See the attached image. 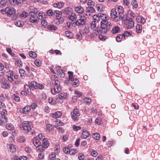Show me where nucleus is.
<instances>
[{"instance_id": "nucleus-36", "label": "nucleus", "mask_w": 160, "mask_h": 160, "mask_svg": "<svg viewBox=\"0 0 160 160\" xmlns=\"http://www.w3.org/2000/svg\"><path fill=\"white\" fill-rule=\"evenodd\" d=\"M132 4L133 6V9H134V8H137L138 6V4L136 0H132Z\"/></svg>"}, {"instance_id": "nucleus-53", "label": "nucleus", "mask_w": 160, "mask_h": 160, "mask_svg": "<svg viewBox=\"0 0 160 160\" xmlns=\"http://www.w3.org/2000/svg\"><path fill=\"white\" fill-rule=\"evenodd\" d=\"M70 148H66L65 147L63 148V152L66 154H68L69 151V150Z\"/></svg>"}, {"instance_id": "nucleus-11", "label": "nucleus", "mask_w": 160, "mask_h": 160, "mask_svg": "<svg viewBox=\"0 0 160 160\" xmlns=\"http://www.w3.org/2000/svg\"><path fill=\"white\" fill-rule=\"evenodd\" d=\"M42 145L44 148H47L49 146V142L46 138H44L42 140Z\"/></svg>"}, {"instance_id": "nucleus-39", "label": "nucleus", "mask_w": 160, "mask_h": 160, "mask_svg": "<svg viewBox=\"0 0 160 160\" xmlns=\"http://www.w3.org/2000/svg\"><path fill=\"white\" fill-rule=\"evenodd\" d=\"M7 2L5 0H2L0 2V7L1 8L3 7L6 4Z\"/></svg>"}, {"instance_id": "nucleus-62", "label": "nucleus", "mask_w": 160, "mask_h": 160, "mask_svg": "<svg viewBox=\"0 0 160 160\" xmlns=\"http://www.w3.org/2000/svg\"><path fill=\"white\" fill-rule=\"evenodd\" d=\"M17 63L18 64V66L19 67H22V62L21 60H18L17 61Z\"/></svg>"}, {"instance_id": "nucleus-49", "label": "nucleus", "mask_w": 160, "mask_h": 160, "mask_svg": "<svg viewBox=\"0 0 160 160\" xmlns=\"http://www.w3.org/2000/svg\"><path fill=\"white\" fill-rule=\"evenodd\" d=\"M131 35V34L128 31H125L124 33L122 34L124 38H125V36H129Z\"/></svg>"}, {"instance_id": "nucleus-18", "label": "nucleus", "mask_w": 160, "mask_h": 160, "mask_svg": "<svg viewBox=\"0 0 160 160\" xmlns=\"http://www.w3.org/2000/svg\"><path fill=\"white\" fill-rule=\"evenodd\" d=\"M58 97L61 100L63 99H66L67 98V94L65 93H61L59 95Z\"/></svg>"}, {"instance_id": "nucleus-63", "label": "nucleus", "mask_w": 160, "mask_h": 160, "mask_svg": "<svg viewBox=\"0 0 160 160\" xmlns=\"http://www.w3.org/2000/svg\"><path fill=\"white\" fill-rule=\"evenodd\" d=\"M47 21L45 20H43L41 22V24L42 26H46L47 24Z\"/></svg>"}, {"instance_id": "nucleus-31", "label": "nucleus", "mask_w": 160, "mask_h": 160, "mask_svg": "<svg viewBox=\"0 0 160 160\" xmlns=\"http://www.w3.org/2000/svg\"><path fill=\"white\" fill-rule=\"evenodd\" d=\"M9 148L11 150V152L12 153H13L15 151L16 146L15 145L11 144L9 145Z\"/></svg>"}, {"instance_id": "nucleus-45", "label": "nucleus", "mask_w": 160, "mask_h": 160, "mask_svg": "<svg viewBox=\"0 0 160 160\" xmlns=\"http://www.w3.org/2000/svg\"><path fill=\"white\" fill-rule=\"evenodd\" d=\"M123 37V36L122 35L120 34L118 35L116 38L117 41L118 42H120L121 41Z\"/></svg>"}, {"instance_id": "nucleus-48", "label": "nucleus", "mask_w": 160, "mask_h": 160, "mask_svg": "<svg viewBox=\"0 0 160 160\" xmlns=\"http://www.w3.org/2000/svg\"><path fill=\"white\" fill-rule=\"evenodd\" d=\"M7 51L12 56L14 57V53L12 52V50L10 48H7Z\"/></svg>"}, {"instance_id": "nucleus-21", "label": "nucleus", "mask_w": 160, "mask_h": 160, "mask_svg": "<svg viewBox=\"0 0 160 160\" xmlns=\"http://www.w3.org/2000/svg\"><path fill=\"white\" fill-rule=\"evenodd\" d=\"M30 106H27L23 109L22 112L24 114H26L30 111Z\"/></svg>"}, {"instance_id": "nucleus-17", "label": "nucleus", "mask_w": 160, "mask_h": 160, "mask_svg": "<svg viewBox=\"0 0 160 160\" xmlns=\"http://www.w3.org/2000/svg\"><path fill=\"white\" fill-rule=\"evenodd\" d=\"M91 28L93 31L97 30V31L98 27H96V25L94 21H92L91 22Z\"/></svg>"}, {"instance_id": "nucleus-12", "label": "nucleus", "mask_w": 160, "mask_h": 160, "mask_svg": "<svg viewBox=\"0 0 160 160\" xmlns=\"http://www.w3.org/2000/svg\"><path fill=\"white\" fill-rule=\"evenodd\" d=\"M89 132L87 131H85L82 132L81 137L82 138L85 139L88 137L89 136Z\"/></svg>"}, {"instance_id": "nucleus-34", "label": "nucleus", "mask_w": 160, "mask_h": 160, "mask_svg": "<svg viewBox=\"0 0 160 160\" xmlns=\"http://www.w3.org/2000/svg\"><path fill=\"white\" fill-rule=\"evenodd\" d=\"M7 128L9 130H12L13 129L14 127L13 125L11 123H8L6 125Z\"/></svg>"}, {"instance_id": "nucleus-20", "label": "nucleus", "mask_w": 160, "mask_h": 160, "mask_svg": "<svg viewBox=\"0 0 160 160\" xmlns=\"http://www.w3.org/2000/svg\"><path fill=\"white\" fill-rule=\"evenodd\" d=\"M75 11L78 13H82L83 11V8L81 6H78L75 8Z\"/></svg>"}, {"instance_id": "nucleus-6", "label": "nucleus", "mask_w": 160, "mask_h": 160, "mask_svg": "<svg viewBox=\"0 0 160 160\" xmlns=\"http://www.w3.org/2000/svg\"><path fill=\"white\" fill-rule=\"evenodd\" d=\"M55 85L54 86V91L55 92L59 93L61 91V89L60 86V83L58 80H55Z\"/></svg>"}, {"instance_id": "nucleus-13", "label": "nucleus", "mask_w": 160, "mask_h": 160, "mask_svg": "<svg viewBox=\"0 0 160 160\" xmlns=\"http://www.w3.org/2000/svg\"><path fill=\"white\" fill-rule=\"evenodd\" d=\"M33 143L35 146L37 148L40 146V145L41 143L39 140L38 139H36L35 138H34L33 139Z\"/></svg>"}, {"instance_id": "nucleus-43", "label": "nucleus", "mask_w": 160, "mask_h": 160, "mask_svg": "<svg viewBox=\"0 0 160 160\" xmlns=\"http://www.w3.org/2000/svg\"><path fill=\"white\" fill-rule=\"evenodd\" d=\"M84 101L87 104H90L91 102V99L89 98H86L84 99Z\"/></svg>"}, {"instance_id": "nucleus-58", "label": "nucleus", "mask_w": 160, "mask_h": 160, "mask_svg": "<svg viewBox=\"0 0 160 160\" xmlns=\"http://www.w3.org/2000/svg\"><path fill=\"white\" fill-rule=\"evenodd\" d=\"M79 116L78 115H76V114H73V113H72V118L74 120H77L78 117Z\"/></svg>"}, {"instance_id": "nucleus-64", "label": "nucleus", "mask_w": 160, "mask_h": 160, "mask_svg": "<svg viewBox=\"0 0 160 160\" xmlns=\"http://www.w3.org/2000/svg\"><path fill=\"white\" fill-rule=\"evenodd\" d=\"M31 106L32 109H35L36 108L37 105L36 103H33L31 104Z\"/></svg>"}, {"instance_id": "nucleus-61", "label": "nucleus", "mask_w": 160, "mask_h": 160, "mask_svg": "<svg viewBox=\"0 0 160 160\" xmlns=\"http://www.w3.org/2000/svg\"><path fill=\"white\" fill-rule=\"evenodd\" d=\"M91 155L92 156L95 157L98 155V153L97 151H93L91 153Z\"/></svg>"}, {"instance_id": "nucleus-4", "label": "nucleus", "mask_w": 160, "mask_h": 160, "mask_svg": "<svg viewBox=\"0 0 160 160\" xmlns=\"http://www.w3.org/2000/svg\"><path fill=\"white\" fill-rule=\"evenodd\" d=\"M30 122L25 121L22 123V128L23 129L29 132L31 130V126L30 125Z\"/></svg>"}, {"instance_id": "nucleus-42", "label": "nucleus", "mask_w": 160, "mask_h": 160, "mask_svg": "<svg viewBox=\"0 0 160 160\" xmlns=\"http://www.w3.org/2000/svg\"><path fill=\"white\" fill-rule=\"evenodd\" d=\"M100 15H99V17H100V19L101 20V21H102L103 20H107V17L106 16L104 17V14L103 13L100 14Z\"/></svg>"}, {"instance_id": "nucleus-19", "label": "nucleus", "mask_w": 160, "mask_h": 160, "mask_svg": "<svg viewBox=\"0 0 160 160\" xmlns=\"http://www.w3.org/2000/svg\"><path fill=\"white\" fill-rule=\"evenodd\" d=\"M57 72L58 74L60 75V76L61 77H64L65 75V73H64L62 69H59L57 70Z\"/></svg>"}, {"instance_id": "nucleus-54", "label": "nucleus", "mask_w": 160, "mask_h": 160, "mask_svg": "<svg viewBox=\"0 0 160 160\" xmlns=\"http://www.w3.org/2000/svg\"><path fill=\"white\" fill-rule=\"evenodd\" d=\"M9 1L11 5H16V0H9Z\"/></svg>"}, {"instance_id": "nucleus-32", "label": "nucleus", "mask_w": 160, "mask_h": 160, "mask_svg": "<svg viewBox=\"0 0 160 160\" xmlns=\"http://www.w3.org/2000/svg\"><path fill=\"white\" fill-rule=\"evenodd\" d=\"M62 13L61 12L55 10L53 12V14L56 15L57 18L58 17H59L60 15H61Z\"/></svg>"}, {"instance_id": "nucleus-40", "label": "nucleus", "mask_w": 160, "mask_h": 160, "mask_svg": "<svg viewBox=\"0 0 160 160\" xmlns=\"http://www.w3.org/2000/svg\"><path fill=\"white\" fill-rule=\"evenodd\" d=\"M71 9H72L70 7H67L65 10L64 12V13L66 14H67L71 11Z\"/></svg>"}, {"instance_id": "nucleus-38", "label": "nucleus", "mask_w": 160, "mask_h": 160, "mask_svg": "<svg viewBox=\"0 0 160 160\" xmlns=\"http://www.w3.org/2000/svg\"><path fill=\"white\" fill-rule=\"evenodd\" d=\"M88 4L89 7V8H90L94 6L95 3L94 2H93L92 0H89L88 1Z\"/></svg>"}, {"instance_id": "nucleus-7", "label": "nucleus", "mask_w": 160, "mask_h": 160, "mask_svg": "<svg viewBox=\"0 0 160 160\" xmlns=\"http://www.w3.org/2000/svg\"><path fill=\"white\" fill-rule=\"evenodd\" d=\"M8 121L7 117L4 114L0 113V125H1L3 122L6 123Z\"/></svg>"}, {"instance_id": "nucleus-46", "label": "nucleus", "mask_w": 160, "mask_h": 160, "mask_svg": "<svg viewBox=\"0 0 160 160\" xmlns=\"http://www.w3.org/2000/svg\"><path fill=\"white\" fill-rule=\"evenodd\" d=\"M74 82L72 84V86L73 87H75L76 86H77L78 85H77L78 82H79V80L77 78H75L74 81H73Z\"/></svg>"}, {"instance_id": "nucleus-26", "label": "nucleus", "mask_w": 160, "mask_h": 160, "mask_svg": "<svg viewBox=\"0 0 160 160\" xmlns=\"http://www.w3.org/2000/svg\"><path fill=\"white\" fill-rule=\"evenodd\" d=\"M142 27L141 25H137L136 27V31L138 33L141 32L142 30Z\"/></svg>"}, {"instance_id": "nucleus-35", "label": "nucleus", "mask_w": 160, "mask_h": 160, "mask_svg": "<svg viewBox=\"0 0 160 160\" xmlns=\"http://www.w3.org/2000/svg\"><path fill=\"white\" fill-rule=\"evenodd\" d=\"M96 8L98 11H101L102 10V6L101 4H97L96 5Z\"/></svg>"}, {"instance_id": "nucleus-37", "label": "nucleus", "mask_w": 160, "mask_h": 160, "mask_svg": "<svg viewBox=\"0 0 160 160\" xmlns=\"http://www.w3.org/2000/svg\"><path fill=\"white\" fill-rule=\"evenodd\" d=\"M65 34L66 36L71 38H72V34L71 32L69 31H67L65 32Z\"/></svg>"}, {"instance_id": "nucleus-55", "label": "nucleus", "mask_w": 160, "mask_h": 160, "mask_svg": "<svg viewBox=\"0 0 160 160\" xmlns=\"http://www.w3.org/2000/svg\"><path fill=\"white\" fill-rule=\"evenodd\" d=\"M45 15V13H42V15H40L39 16H37L38 18L42 20V19H44V16Z\"/></svg>"}, {"instance_id": "nucleus-9", "label": "nucleus", "mask_w": 160, "mask_h": 160, "mask_svg": "<svg viewBox=\"0 0 160 160\" xmlns=\"http://www.w3.org/2000/svg\"><path fill=\"white\" fill-rule=\"evenodd\" d=\"M120 30V28L118 26H116L113 27L112 28L111 32L113 34L118 33L119 31Z\"/></svg>"}, {"instance_id": "nucleus-14", "label": "nucleus", "mask_w": 160, "mask_h": 160, "mask_svg": "<svg viewBox=\"0 0 160 160\" xmlns=\"http://www.w3.org/2000/svg\"><path fill=\"white\" fill-rule=\"evenodd\" d=\"M93 19L94 20L95 22H99L101 20L100 19V17H99V14L98 15H94L93 17Z\"/></svg>"}, {"instance_id": "nucleus-29", "label": "nucleus", "mask_w": 160, "mask_h": 160, "mask_svg": "<svg viewBox=\"0 0 160 160\" xmlns=\"http://www.w3.org/2000/svg\"><path fill=\"white\" fill-rule=\"evenodd\" d=\"M15 25L18 27H21L23 26L24 24L22 21H18L15 23Z\"/></svg>"}, {"instance_id": "nucleus-3", "label": "nucleus", "mask_w": 160, "mask_h": 160, "mask_svg": "<svg viewBox=\"0 0 160 160\" xmlns=\"http://www.w3.org/2000/svg\"><path fill=\"white\" fill-rule=\"evenodd\" d=\"M38 11L36 12L35 10L34 12H29V15L31 17L30 18V21L32 23L38 22V21L37 18V13Z\"/></svg>"}, {"instance_id": "nucleus-47", "label": "nucleus", "mask_w": 160, "mask_h": 160, "mask_svg": "<svg viewBox=\"0 0 160 160\" xmlns=\"http://www.w3.org/2000/svg\"><path fill=\"white\" fill-rule=\"evenodd\" d=\"M12 97L14 100L15 101H18L20 100L19 97L15 94L12 95Z\"/></svg>"}, {"instance_id": "nucleus-22", "label": "nucleus", "mask_w": 160, "mask_h": 160, "mask_svg": "<svg viewBox=\"0 0 160 160\" xmlns=\"http://www.w3.org/2000/svg\"><path fill=\"white\" fill-rule=\"evenodd\" d=\"M127 28L128 29H131L133 28L134 26V22L132 21H131L129 22L127 24Z\"/></svg>"}, {"instance_id": "nucleus-1", "label": "nucleus", "mask_w": 160, "mask_h": 160, "mask_svg": "<svg viewBox=\"0 0 160 160\" xmlns=\"http://www.w3.org/2000/svg\"><path fill=\"white\" fill-rule=\"evenodd\" d=\"M112 26L111 22H108L107 20H103L101 21L100 27H98L97 33L98 34H99L100 33L103 34H105L109 31Z\"/></svg>"}, {"instance_id": "nucleus-16", "label": "nucleus", "mask_w": 160, "mask_h": 160, "mask_svg": "<svg viewBox=\"0 0 160 160\" xmlns=\"http://www.w3.org/2000/svg\"><path fill=\"white\" fill-rule=\"evenodd\" d=\"M47 28L50 30L56 31L57 30L58 28L53 25H50L47 26Z\"/></svg>"}, {"instance_id": "nucleus-50", "label": "nucleus", "mask_w": 160, "mask_h": 160, "mask_svg": "<svg viewBox=\"0 0 160 160\" xmlns=\"http://www.w3.org/2000/svg\"><path fill=\"white\" fill-rule=\"evenodd\" d=\"M73 129L75 131H77L80 130L81 128V127L79 126H77L75 125H73L72 126Z\"/></svg>"}, {"instance_id": "nucleus-44", "label": "nucleus", "mask_w": 160, "mask_h": 160, "mask_svg": "<svg viewBox=\"0 0 160 160\" xmlns=\"http://www.w3.org/2000/svg\"><path fill=\"white\" fill-rule=\"evenodd\" d=\"M77 151V150L76 149H72L69 151L68 154H70L71 155H73L76 153V152Z\"/></svg>"}, {"instance_id": "nucleus-23", "label": "nucleus", "mask_w": 160, "mask_h": 160, "mask_svg": "<svg viewBox=\"0 0 160 160\" xmlns=\"http://www.w3.org/2000/svg\"><path fill=\"white\" fill-rule=\"evenodd\" d=\"M64 6V3L63 2H58L56 4H54L53 6L54 7H58L59 8H61Z\"/></svg>"}, {"instance_id": "nucleus-60", "label": "nucleus", "mask_w": 160, "mask_h": 160, "mask_svg": "<svg viewBox=\"0 0 160 160\" xmlns=\"http://www.w3.org/2000/svg\"><path fill=\"white\" fill-rule=\"evenodd\" d=\"M83 156L84 155L80 153L78 157V158L79 160H83L84 159Z\"/></svg>"}, {"instance_id": "nucleus-8", "label": "nucleus", "mask_w": 160, "mask_h": 160, "mask_svg": "<svg viewBox=\"0 0 160 160\" xmlns=\"http://www.w3.org/2000/svg\"><path fill=\"white\" fill-rule=\"evenodd\" d=\"M118 13L116 11V9L115 8L112 9L110 15L111 17L112 18H115L118 17Z\"/></svg>"}, {"instance_id": "nucleus-33", "label": "nucleus", "mask_w": 160, "mask_h": 160, "mask_svg": "<svg viewBox=\"0 0 160 160\" xmlns=\"http://www.w3.org/2000/svg\"><path fill=\"white\" fill-rule=\"evenodd\" d=\"M29 56L32 58H35L37 57V54L34 52L31 51L29 53Z\"/></svg>"}, {"instance_id": "nucleus-52", "label": "nucleus", "mask_w": 160, "mask_h": 160, "mask_svg": "<svg viewBox=\"0 0 160 160\" xmlns=\"http://www.w3.org/2000/svg\"><path fill=\"white\" fill-rule=\"evenodd\" d=\"M128 15L126 14H124L123 15V16L122 17V20L124 21V22H125L126 21H127L128 20Z\"/></svg>"}, {"instance_id": "nucleus-15", "label": "nucleus", "mask_w": 160, "mask_h": 160, "mask_svg": "<svg viewBox=\"0 0 160 160\" xmlns=\"http://www.w3.org/2000/svg\"><path fill=\"white\" fill-rule=\"evenodd\" d=\"M38 83L34 81L32 82L29 85L31 88H33L35 89L38 88Z\"/></svg>"}, {"instance_id": "nucleus-56", "label": "nucleus", "mask_w": 160, "mask_h": 160, "mask_svg": "<svg viewBox=\"0 0 160 160\" xmlns=\"http://www.w3.org/2000/svg\"><path fill=\"white\" fill-rule=\"evenodd\" d=\"M35 65L37 66H39L41 65V63L40 62V61L38 60H36L34 61Z\"/></svg>"}, {"instance_id": "nucleus-10", "label": "nucleus", "mask_w": 160, "mask_h": 160, "mask_svg": "<svg viewBox=\"0 0 160 160\" xmlns=\"http://www.w3.org/2000/svg\"><path fill=\"white\" fill-rule=\"evenodd\" d=\"M62 115V113L60 112L57 111L54 113L52 114V117L53 118H59Z\"/></svg>"}, {"instance_id": "nucleus-59", "label": "nucleus", "mask_w": 160, "mask_h": 160, "mask_svg": "<svg viewBox=\"0 0 160 160\" xmlns=\"http://www.w3.org/2000/svg\"><path fill=\"white\" fill-rule=\"evenodd\" d=\"M73 114L74 115L75 114L76 115H80L79 111L78 109H75L74 110Z\"/></svg>"}, {"instance_id": "nucleus-51", "label": "nucleus", "mask_w": 160, "mask_h": 160, "mask_svg": "<svg viewBox=\"0 0 160 160\" xmlns=\"http://www.w3.org/2000/svg\"><path fill=\"white\" fill-rule=\"evenodd\" d=\"M47 13L49 16H51L53 14V12L51 9H49L47 12Z\"/></svg>"}, {"instance_id": "nucleus-30", "label": "nucleus", "mask_w": 160, "mask_h": 160, "mask_svg": "<svg viewBox=\"0 0 160 160\" xmlns=\"http://www.w3.org/2000/svg\"><path fill=\"white\" fill-rule=\"evenodd\" d=\"M2 88H4L5 89H8L9 88V86L8 83L6 82H3L2 85Z\"/></svg>"}, {"instance_id": "nucleus-24", "label": "nucleus", "mask_w": 160, "mask_h": 160, "mask_svg": "<svg viewBox=\"0 0 160 160\" xmlns=\"http://www.w3.org/2000/svg\"><path fill=\"white\" fill-rule=\"evenodd\" d=\"M89 32V27L88 26H85L84 30H83L82 33L83 34H85L87 35Z\"/></svg>"}, {"instance_id": "nucleus-28", "label": "nucleus", "mask_w": 160, "mask_h": 160, "mask_svg": "<svg viewBox=\"0 0 160 160\" xmlns=\"http://www.w3.org/2000/svg\"><path fill=\"white\" fill-rule=\"evenodd\" d=\"M69 19L70 20H72V21H76L77 19V18L75 14L72 13L71 15L70 16Z\"/></svg>"}, {"instance_id": "nucleus-57", "label": "nucleus", "mask_w": 160, "mask_h": 160, "mask_svg": "<svg viewBox=\"0 0 160 160\" xmlns=\"http://www.w3.org/2000/svg\"><path fill=\"white\" fill-rule=\"evenodd\" d=\"M58 20L59 23V24L62 23L64 21V19L62 18H57Z\"/></svg>"}, {"instance_id": "nucleus-2", "label": "nucleus", "mask_w": 160, "mask_h": 160, "mask_svg": "<svg viewBox=\"0 0 160 160\" xmlns=\"http://www.w3.org/2000/svg\"><path fill=\"white\" fill-rule=\"evenodd\" d=\"M80 17V18L77 20L76 22H74L72 23V24L73 26L75 27L77 25L79 27H82L85 25V22L87 19L86 18L85 16Z\"/></svg>"}, {"instance_id": "nucleus-5", "label": "nucleus", "mask_w": 160, "mask_h": 160, "mask_svg": "<svg viewBox=\"0 0 160 160\" xmlns=\"http://www.w3.org/2000/svg\"><path fill=\"white\" fill-rule=\"evenodd\" d=\"M6 14L8 16H10L15 13L16 10L13 8L8 7L6 8Z\"/></svg>"}, {"instance_id": "nucleus-25", "label": "nucleus", "mask_w": 160, "mask_h": 160, "mask_svg": "<svg viewBox=\"0 0 160 160\" xmlns=\"http://www.w3.org/2000/svg\"><path fill=\"white\" fill-rule=\"evenodd\" d=\"M118 15H122L123 14L124 11L123 8L121 6H119L118 8Z\"/></svg>"}, {"instance_id": "nucleus-41", "label": "nucleus", "mask_w": 160, "mask_h": 160, "mask_svg": "<svg viewBox=\"0 0 160 160\" xmlns=\"http://www.w3.org/2000/svg\"><path fill=\"white\" fill-rule=\"evenodd\" d=\"M28 15V13L27 12H23L20 15V16L22 18H25Z\"/></svg>"}, {"instance_id": "nucleus-27", "label": "nucleus", "mask_w": 160, "mask_h": 160, "mask_svg": "<svg viewBox=\"0 0 160 160\" xmlns=\"http://www.w3.org/2000/svg\"><path fill=\"white\" fill-rule=\"evenodd\" d=\"M92 137L96 140H98L99 139L100 135L98 133H93L92 134Z\"/></svg>"}]
</instances>
